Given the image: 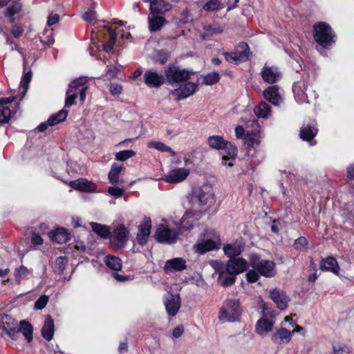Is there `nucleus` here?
<instances>
[{
    "label": "nucleus",
    "mask_w": 354,
    "mask_h": 354,
    "mask_svg": "<svg viewBox=\"0 0 354 354\" xmlns=\"http://www.w3.org/2000/svg\"><path fill=\"white\" fill-rule=\"evenodd\" d=\"M242 309L239 299H227L219 309L218 319L221 323L239 320Z\"/></svg>",
    "instance_id": "obj_1"
},
{
    "label": "nucleus",
    "mask_w": 354,
    "mask_h": 354,
    "mask_svg": "<svg viewBox=\"0 0 354 354\" xmlns=\"http://www.w3.org/2000/svg\"><path fill=\"white\" fill-rule=\"evenodd\" d=\"M209 147L217 150H225L226 154L223 156V164L230 167L233 165L232 160L236 156V148L231 142L224 140L220 136H211L207 139Z\"/></svg>",
    "instance_id": "obj_2"
},
{
    "label": "nucleus",
    "mask_w": 354,
    "mask_h": 354,
    "mask_svg": "<svg viewBox=\"0 0 354 354\" xmlns=\"http://www.w3.org/2000/svg\"><path fill=\"white\" fill-rule=\"evenodd\" d=\"M220 246V236L214 230H207L199 236L194 245V250L196 252L203 254L211 250H218Z\"/></svg>",
    "instance_id": "obj_3"
},
{
    "label": "nucleus",
    "mask_w": 354,
    "mask_h": 354,
    "mask_svg": "<svg viewBox=\"0 0 354 354\" xmlns=\"http://www.w3.org/2000/svg\"><path fill=\"white\" fill-rule=\"evenodd\" d=\"M250 264L264 277L270 278L276 274L275 263L271 260L262 259L257 254H251Z\"/></svg>",
    "instance_id": "obj_4"
},
{
    "label": "nucleus",
    "mask_w": 354,
    "mask_h": 354,
    "mask_svg": "<svg viewBox=\"0 0 354 354\" xmlns=\"http://www.w3.org/2000/svg\"><path fill=\"white\" fill-rule=\"evenodd\" d=\"M308 83L304 80L295 82L292 86L295 98L298 103H311L316 100L317 95L314 90L307 93Z\"/></svg>",
    "instance_id": "obj_5"
},
{
    "label": "nucleus",
    "mask_w": 354,
    "mask_h": 354,
    "mask_svg": "<svg viewBox=\"0 0 354 354\" xmlns=\"http://www.w3.org/2000/svg\"><path fill=\"white\" fill-rule=\"evenodd\" d=\"M315 40L322 46L327 48L335 42L331 28L324 22L314 25Z\"/></svg>",
    "instance_id": "obj_6"
},
{
    "label": "nucleus",
    "mask_w": 354,
    "mask_h": 354,
    "mask_svg": "<svg viewBox=\"0 0 354 354\" xmlns=\"http://www.w3.org/2000/svg\"><path fill=\"white\" fill-rule=\"evenodd\" d=\"M250 48L245 42H240L233 52H223V55L229 63L237 64L248 60Z\"/></svg>",
    "instance_id": "obj_7"
},
{
    "label": "nucleus",
    "mask_w": 354,
    "mask_h": 354,
    "mask_svg": "<svg viewBox=\"0 0 354 354\" xmlns=\"http://www.w3.org/2000/svg\"><path fill=\"white\" fill-rule=\"evenodd\" d=\"M192 201L194 205L199 207H208L214 202V194L211 189L206 186L203 189L196 190L192 196Z\"/></svg>",
    "instance_id": "obj_8"
},
{
    "label": "nucleus",
    "mask_w": 354,
    "mask_h": 354,
    "mask_svg": "<svg viewBox=\"0 0 354 354\" xmlns=\"http://www.w3.org/2000/svg\"><path fill=\"white\" fill-rule=\"evenodd\" d=\"M192 73L188 71L180 69L175 66H170L165 71V76L169 84H174V83L188 80Z\"/></svg>",
    "instance_id": "obj_9"
},
{
    "label": "nucleus",
    "mask_w": 354,
    "mask_h": 354,
    "mask_svg": "<svg viewBox=\"0 0 354 354\" xmlns=\"http://www.w3.org/2000/svg\"><path fill=\"white\" fill-rule=\"evenodd\" d=\"M129 231L124 225H118L113 231V238L111 241V246L114 249L122 248L128 240Z\"/></svg>",
    "instance_id": "obj_10"
},
{
    "label": "nucleus",
    "mask_w": 354,
    "mask_h": 354,
    "mask_svg": "<svg viewBox=\"0 0 354 354\" xmlns=\"http://www.w3.org/2000/svg\"><path fill=\"white\" fill-rule=\"evenodd\" d=\"M197 88V84L188 82L183 85H181L180 87L171 90L170 93L176 98L177 100H182L194 95L196 93Z\"/></svg>",
    "instance_id": "obj_11"
},
{
    "label": "nucleus",
    "mask_w": 354,
    "mask_h": 354,
    "mask_svg": "<svg viewBox=\"0 0 354 354\" xmlns=\"http://www.w3.org/2000/svg\"><path fill=\"white\" fill-rule=\"evenodd\" d=\"M164 304L169 315L175 316L180 308V295L168 292L165 297Z\"/></svg>",
    "instance_id": "obj_12"
},
{
    "label": "nucleus",
    "mask_w": 354,
    "mask_h": 354,
    "mask_svg": "<svg viewBox=\"0 0 354 354\" xmlns=\"http://www.w3.org/2000/svg\"><path fill=\"white\" fill-rule=\"evenodd\" d=\"M189 174V170L186 168H175L171 169L165 176L163 180L169 183H178L187 178Z\"/></svg>",
    "instance_id": "obj_13"
},
{
    "label": "nucleus",
    "mask_w": 354,
    "mask_h": 354,
    "mask_svg": "<svg viewBox=\"0 0 354 354\" xmlns=\"http://www.w3.org/2000/svg\"><path fill=\"white\" fill-rule=\"evenodd\" d=\"M248 266L247 261L242 258L231 259L225 265V270L230 274H238L246 270Z\"/></svg>",
    "instance_id": "obj_14"
},
{
    "label": "nucleus",
    "mask_w": 354,
    "mask_h": 354,
    "mask_svg": "<svg viewBox=\"0 0 354 354\" xmlns=\"http://www.w3.org/2000/svg\"><path fill=\"white\" fill-rule=\"evenodd\" d=\"M261 75L262 79L267 83L273 84L279 81L281 77V73L279 68L275 66H270L265 64L263 67Z\"/></svg>",
    "instance_id": "obj_15"
},
{
    "label": "nucleus",
    "mask_w": 354,
    "mask_h": 354,
    "mask_svg": "<svg viewBox=\"0 0 354 354\" xmlns=\"http://www.w3.org/2000/svg\"><path fill=\"white\" fill-rule=\"evenodd\" d=\"M156 238L158 242L172 243L177 239V234L175 231L161 225L157 228Z\"/></svg>",
    "instance_id": "obj_16"
},
{
    "label": "nucleus",
    "mask_w": 354,
    "mask_h": 354,
    "mask_svg": "<svg viewBox=\"0 0 354 354\" xmlns=\"http://www.w3.org/2000/svg\"><path fill=\"white\" fill-rule=\"evenodd\" d=\"M269 297L280 310H284L288 307L289 301L286 295L278 288H273L269 290Z\"/></svg>",
    "instance_id": "obj_17"
},
{
    "label": "nucleus",
    "mask_w": 354,
    "mask_h": 354,
    "mask_svg": "<svg viewBox=\"0 0 354 354\" xmlns=\"http://www.w3.org/2000/svg\"><path fill=\"white\" fill-rule=\"evenodd\" d=\"M151 227V219L148 217H145L139 225V230L137 234V241L140 245H143L147 243L148 236L150 234Z\"/></svg>",
    "instance_id": "obj_18"
},
{
    "label": "nucleus",
    "mask_w": 354,
    "mask_h": 354,
    "mask_svg": "<svg viewBox=\"0 0 354 354\" xmlns=\"http://www.w3.org/2000/svg\"><path fill=\"white\" fill-rule=\"evenodd\" d=\"M21 333L25 337L26 339L30 342L32 339V326L26 321H21L20 326L17 330L15 328H10L8 331L9 336L14 338L19 333Z\"/></svg>",
    "instance_id": "obj_19"
},
{
    "label": "nucleus",
    "mask_w": 354,
    "mask_h": 354,
    "mask_svg": "<svg viewBox=\"0 0 354 354\" xmlns=\"http://www.w3.org/2000/svg\"><path fill=\"white\" fill-rule=\"evenodd\" d=\"M145 83L151 88L160 86L164 82V77L155 71H147L144 74Z\"/></svg>",
    "instance_id": "obj_20"
},
{
    "label": "nucleus",
    "mask_w": 354,
    "mask_h": 354,
    "mask_svg": "<svg viewBox=\"0 0 354 354\" xmlns=\"http://www.w3.org/2000/svg\"><path fill=\"white\" fill-rule=\"evenodd\" d=\"M14 97H3L0 99V124L8 122L11 117V111L6 105L12 102Z\"/></svg>",
    "instance_id": "obj_21"
},
{
    "label": "nucleus",
    "mask_w": 354,
    "mask_h": 354,
    "mask_svg": "<svg viewBox=\"0 0 354 354\" xmlns=\"http://www.w3.org/2000/svg\"><path fill=\"white\" fill-rule=\"evenodd\" d=\"M69 185L72 188L82 192H93L96 190L95 183L84 178L72 180Z\"/></svg>",
    "instance_id": "obj_22"
},
{
    "label": "nucleus",
    "mask_w": 354,
    "mask_h": 354,
    "mask_svg": "<svg viewBox=\"0 0 354 354\" xmlns=\"http://www.w3.org/2000/svg\"><path fill=\"white\" fill-rule=\"evenodd\" d=\"M186 268V261L182 258H174L165 262L164 270L165 272L182 271Z\"/></svg>",
    "instance_id": "obj_23"
},
{
    "label": "nucleus",
    "mask_w": 354,
    "mask_h": 354,
    "mask_svg": "<svg viewBox=\"0 0 354 354\" xmlns=\"http://www.w3.org/2000/svg\"><path fill=\"white\" fill-rule=\"evenodd\" d=\"M264 97L274 105H279L282 102V98L279 93L277 86H269L263 91Z\"/></svg>",
    "instance_id": "obj_24"
},
{
    "label": "nucleus",
    "mask_w": 354,
    "mask_h": 354,
    "mask_svg": "<svg viewBox=\"0 0 354 354\" xmlns=\"http://www.w3.org/2000/svg\"><path fill=\"white\" fill-rule=\"evenodd\" d=\"M292 333L286 328H281L277 330L272 336V340L275 344H288L291 340Z\"/></svg>",
    "instance_id": "obj_25"
},
{
    "label": "nucleus",
    "mask_w": 354,
    "mask_h": 354,
    "mask_svg": "<svg viewBox=\"0 0 354 354\" xmlns=\"http://www.w3.org/2000/svg\"><path fill=\"white\" fill-rule=\"evenodd\" d=\"M150 3V10L153 14H164L171 9V5L164 0H148Z\"/></svg>",
    "instance_id": "obj_26"
},
{
    "label": "nucleus",
    "mask_w": 354,
    "mask_h": 354,
    "mask_svg": "<svg viewBox=\"0 0 354 354\" xmlns=\"http://www.w3.org/2000/svg\"><path fill=\"white\" fill-rule=\"evenodd\" d=\"M320 268L323 271H329L335 274H339V267L337 260L332 257H327L322 261Z\"/></svg>",
    "instance_id": "obj_27"
},
{
    "label": "nucleus",
    "mask_w": 354,
    "mask_h": 354,
    "mask_svg": "<svg viewBox=\"0 0 354 354\" xmlns=\"http://www.w3.org/2000/svg\"><path fill=\"white\" fill-rule=\"evenodd\" d=\"M243 248L244 245L241 241H236L233 243H230L225 245L223 247V251L227 257L232 258L239 255L241 253Z\"/></svg>",
    "instance_id": "obj_28"
},
{
    "label": "nucleus",
    "mask_w": 354,
    "mask_h": 354,
    "mask_svg": "<svg viewBox=\"0 0 354 354\" xmlns=\"http://www.w3.org/2000/svg\"><path fill=\"white\" fill-rule=\"evenodd\" d=\"M50 238L58 243L66 242L70 238V234L64 228H57L49 232Z\"/></svg>",
    "instance_id": "obj_29"
},
{
    "label": "nucleus",
    "mask_w": 354,
    "mask_h": 354,
    "mask_svg": "<svg viewBox=\"0 0 354 354\" xmlns=\"http://www.w3.org/2000/svg\"><path fill=\"white\" fill-rule=\"evenodd\" d=\"M274 323L266 319H260L256 324V332L261 336L266 335L272 330Z\"/></svg>",
    "instance_id": "obj_30"
},
{
    "label": "nucleus",
    "mask_w": 354,
    "mask_h": 354,
    "mask_svg": "<svg viewBox=\"0 0 354 354\" xmlns=\"http://www.w3.org/2000/svg\"><path fill=\"white\" fill-rule=\"evenodd\" d=\"M41 334L43 337L50 341L53 339L54 335V322L50 315L46 317L44 326L41 330Z\"/></svg>",
    "instance_id": "obj_31"
},
{
    "label": "nucleus",
    "mask_w": 354,
    "mask_h": 354,
    "mask_svg": "<svg viewBox=\"0 0 354 354\" xmlns=\"http://www.w3.org/2000/svg\"><path fill=\"white\" fill-rule=\"evenodd\" d=\"M123 169L122 166L117 164H113L108 174V178L111 183L118 184L122 183L124 180L120 178V174Z\"/></svg>",
    "instance_id": "obj_32"
},
{
    "label": "nucleus",
    "mask_w": 354,
    "mask_h": 354,
    "mask_svg": "<svg viewBox=\"0 0 354 354\" xmlns=\"http://www.w3.org/2000/svg\"><path fill=\"white\" fill-rule=\"evenodd\" d=\"M317 129L310 124L304 125L300 131V137L306 141L312 140L317 135Z\"/></svg>",
    "instance_id": "obj_33"
},
{
    "label": "nucleus",
    "mask_w": 354,
    "mask_h": 354,
    "mask_svg": "<svg viewBox=\"0 0 354 354\" xmlns=\"http://www.w3.org/2000/svg\"><path fill=\"white\" fill-rule=\"evenodd\" d=\"M254 112L259 118H266L270 114V107L265 102H261L254 109Z\"/></svg>",
    "instance_id": "obj_34"
},
{
    "label": "nucleus",
    "mask_w": 354,
    "mask_h": 354,
    "mask_svg": "<svg viewBox=\"0 0 354 354\" xmlns=\"http://www.w3.org/2000/svg\"><path fill=\"white\" fill-rule=\"evenodd\" d=\"M68 115V111L62 109L58 111L57 113L52 115L48 119V124L50 127L54 126L62 121H64Z\"/></svg>",
    "instance_id": "obj_35"
},
{
    "label": "nucleus",
    "mask_w": 354,
    "mask_h": 354,
    "mask_svg": "<svg viewBox=\"0 0 354 354\" xmlns=\"http://www.w3.org/2000/svg\"><path fill=\"white\" fill-rule=\"evenodd\" d=\"M165 23V19L162 17L153 16L149 17V29L151 31H158L160 30Z\"/></svg>",
    "instance_id": "obj_36"
},
{
    "label": "nucleus",
    "mask_w": 354,
    "mask_h": 354,
    "mask_svg": "<svg viewBox=\"0 0 354 354\" xmlns=\"http://www.w3.org/2000/svg\"><path fill=\"white\" fill-rule=\"evenodd\" d=\"M147 147L149 148L156 149L161 152H168L171 153V156H174L176 154L175 151L171 147L162 142H149L147 144Z\"/></svg>",
    "instance_id": "obj_37"
},
{
    "label": "nucleus",
    "mask_w": 354,
    "mask_h": 354,
    "mask_svg": "<svg viewBox=\"0 0 354 354\" xmlns=\"http://www.w3.org/2000/svg\"><path fill=\"white\" fill-rule=\"evenodd\" d=\"M223 32V29L218 25H204L203 26V38L206 37H211L214 35L220 34Z\"/></svg>",
    "instance_id": "obj_38"
},
{
    "label": "nucleus",
    "mask_w": 354,
    "mask_h": 354,
    "mask_svg": "<svg viewBox=\"0 0 354 354\" xmlns=\"http://www.w3.org/2000/svg\"><path fill=\"white\" fill-rule=\"evenodd\" d=\"M105 263L110 269L113 270H120L122 268L121 260L114 256H107L105 259Z\"/></svg>",
    "instance_id": "obj_39"
},
{
    "label": "nucleus",
    "mask_w": 354,
    "mask_h": 354,
    "mask_svg": "<svg viewBox=\"0 0 354 354\" xmlns=\"http://www.w3.org/2000/svg\"><path fill=\"white\" fill-rule=\"evenodd\" d=\"M87 82V80L86 77H80L75 79L73 82H72L69 85L68 88H71L73 93L76 94L77 97L78 94L80 91V88H82L84 84Z\"/></svg>",
    "instance_id": "obj_40"
},
{
    "label": "nucleus",
    "mask_w": 354,
    "mask_h": 354,
    "mask_svg": "<svg viewBox=\"0 0 354 354\" xmlns=\"http://www.w3.org/2000/svg\"><path fill=\"white\" fill-rule=\"evenodd\" d=\"M91 225L93 231L101 237L106 238L109 236V230L107 226L97 223H91Z\"/></svg>",
    "instance_id": "obj_41"
},
{
    "label": "nucleus",
    "mask_w": 354,
    "mask_h": 354,
    "mask_svg": "<svg viewBox=\"0 0 354 354\" xmlns=\"http://www.w3.org/2000/svg\"><path fill=\"white\" fill-rule=\"evenodd\" d=\"M104 28H106L110 33V38L109 40L104 44V48L106 51H109L113 48L115 43L117 35L111 27L104 26Z\"/></svg>",
    "instance_id": "obj_42"
},
{
    "label": "nucleus",
    "mask_w": 354,
    "mask_h": 354,
    "mask_svg": "<svg viewBox=\"0 0 354 354\" xmlns=\"http://www.w3.org/2000/svg\"><path fill=\"white\" fill-rule=\"evenodd\" d=\"M209 265L219 274V279H221L225 272H226L225 266L218 260H212Z\"/></svg>",
    "instance_id": "obj_43"
},
{
    "label": "nucleus",
    "mask_w": 354,
    "mask_h": 354,
    "mask_svg": "<svg viewBox=\"0 0 354 354\" xmlns=\"http://www.w3.org/2000/svg\"><path fill=\"white\" fill-rule=\"evenodd\" d=\"M194 216L192 211H187L181 219V227L185 230H189L193 225V220H189Z\"/></svg>",
    "instance_id": "obj_44"
},
{
    "label": "nucleus",
    "mask_w": 354,
    "mask_h": 354,
    "mask_svg": "<svg viewBox=\"0 0 354 354\" xmlns=\"http://www.w3.org/2000/svg\"><path fill=\"white\" fill-rule=\"evenodd\" d=\"M21 8V5L19 2H15L10 7L8 8L6 16L10 19V22H13L15 19L13 16L19 12Z\"/></svg>",
    "instance_id": "obj_45"
},
{
    "label": "nucleus",
    "mask_w": 354,
    "mask_h": 354,
    "mask_svg": "<svg viewBox=\"0 0 354 354\" xmlns=\"http://www.w3.org/2000/svg\"><path fill=\"white\" fill-rule=\"evenodd\" d=\"M220 80V75L217 72H212L207 74L203 77V82L206 85H213Z\"/></svg>",
    "instance_id": "obj_46"
},
{
    "label": "nucleus",
    "mask_w": 354,
    "mask_h": 354,
    "mask_svg": "<svg viewBox=\"0 0 354 354\" xmlns=\"http://www.w3.org/2000/svg\"><path fill=\"white\" fill-rule=\"evenodd\" d=\"M222 8L218 0H210L203 6V10L207 12H212L220 10Z\"/></svg>",
    "instance_id": "obj_47"
},
{
    "label": "nucleus",
    "mask_w": 354,
    "mask_h": 354,
    "mask_svg": "<svg viewBox=\"0 0 354 354\" xmlns=\"http://www.w3.org/2000/svg\"><path fill=\"white\" fill-rule=\"evenodd\" d=\"M29 270L27 268L21 266L15 270V280L17 284L21 283V281L26 278L29 274Z\"/></svg>",
    "instance_id": "obj_48"
},
{
    "label": "nucleus",
    "mask_w": 354,
    "mask_h": 354,
    "mask_svg": "<svg viewBox=\"0 0 354 354\" xmlns=\"http://www.w3.org/2000/svg\"><path fill=\"white\" fill-rule=\"evenodd\" d=\"M136 152L133 150H123L115 153V160L119 161H124L130 158L133 157Z\"/></svg>",
    "instance_id": "obj_49"
},
{
    "label": "nucleus",
    "mask_w": 354,
    "mask_h": 354,
    "mask_svg": "<svg viewBox=\"0 0 354 354\" xmlns=\"http://www.w3.org/2000/svg\"><path fill=\"white\" fill-rule=\"evenodd\" d=\"M66 95L64 108H68L73 105L75 100L77 97L75 93L72 92L71 88L67 89Z\"/></svg>",
    "instance_id": "obj_50"
},
{
    "label": "nucleus",
    "mask_w": 354,
    "mask_h": 354,
    "mask_svg": "<svg viewBox=\"0 0 354 354\" xmlns=\"http://www.w3.org/2000/svg\"><path fill=\"white\" fill-rule=\"evenodd\" d=\"M82 17L86 22L92 24L95 21L96 17H97V14H96L95 11H94L93 10H89L85 12L84 13H83L82 15Z\"/></svg>",
    "instance_id": "obj_51"
},
{
    "label": "nucleus",
    "mask_w": 354,
    "mask_h": 354,
    "mask_svg": "<svg viewBox=\"0 0 354 354\" xmlns=\"http://www.w3.org/2000/svg\"><path fill=\"white\" fill-rule=\"evenodd\" d=\"M108 193L114 197L120 198L123 196L124 190L117 186H112L108 188Z\"/></svg>",
    "instance_id": "obj_52"
},
{
    "label": "nucleus",
    "mask_w": 354,
    "mask_h": 354,
    "mask_svg": "<svg viewBox=\"0 0 354 354\" xmlns=\"http://www.w3.org/2000/svg\"><path fill=\"white\" fill-rule=\"evenodd\" d=\"M48 301V296L41 295L35 303V308L41 310L46 306Z\"/></svg>",
    "instance_id": "obj_53"
},
{
    "label": "nucleus",
    "mask_w": 354,
    "mask_h": 354,
    "mask_svg": "<svg viewBox=\"0 0 354 354\" xmlns=\"http://www.w3.org/2000/svg\"><path fill=\"white\" fill-rule=\"evenodd\" d=\"M246 279L249 283H254L259 279V273L256 269L249 270L246 274Z\"/></svg>",
    "instance_id": "obj_54"
},
{
    "label": "nucleus",
    "mask_w": 354,
    "mask_h": 354,
    "mask_svg": "<svg viewBox=\"0 0 354 354\" xmlns=\"http://www.w3.org/2000/svg\"><path fill=\"white\" fill-rule=\"evenodd\" d=\"M31 77L32 73L30 71H28V73H25L21 78L20 85L23 87L25 92L26 91L28 86L31 80Z\"/></svg>",
    "instance_id": "obj_55"
},
{
    "label": "nucleus",
    "mask_w": 354,
    "mask_h": 354,
    "mask_svg": "<svg viewBox=\"0 0 354 354\" xmlns=\"http://www.w3.org/2000/svg\"><path fill=\"white\" fill-rule=\"evenodd\" d=\"M109 91L112 95H118L122 93V86L118 84H111Z\"/></svg>",
    "instance_id": "obj_56"
},
{
    "label": "nucleus",
    "mask_w": 354,
    "mask_h": 354,
    "mask_svg": "<svg viewBox=\"0 0 354 354\" xmlns=\"http://www.w3.org/2000/svg\"><path fill=\"white\" fill-rule=\"evenodd\" d=\"M334 354H349L348 348L345 346L335 345L333 347Z\"/></svg>",
    "instance_id": "obj_57"
},
{
    "label": "nucleus",
    "mask_w": 354,
    "mask_h": 354,
    "mask_svg": "<svg viewBox=\"0 0 354 354\" xmlns=\"http://www.w3.org/2000/svg\"><path fill=\"white\" fill-rule=\"evenodd\" d=\"M235 274H230V276L225 277L222 281V284L224 286H229L232 285L235 281Z\"/></svg>",
    "instance_id": "obj_58"
},
{
    "label": "nucleus",
    "mask_w": 354,
    "mask_h": 354,
    "mask_svg": "<svg viewBox=\"0 0 354 354\" xmlns=\"http://www.w3.org/2000/svg\"><path fill=\"white\" fill-rule=\"evenodd\" d=\"M23 32H24V29L19 25L13 26V27L12 28V30H11L12 34L16 38L19 37L21 35Z\"/></svg>",
    "instance_id": "obj_59"
},
{
    "label": "nucleus",
    "mask_w": 354,
    "mask_h": 354,
    "mask_svg": "<svg viewBox=\"0 0 354 354\" xmlns=\"http://www.w3.org/2000/svg\"><path fill=\"white\" fill-rule=\"evenodd\" d=\"M59 20V16L57 14H50L48 16L47 25L51 26L55 24H57Z\"/></svg>",
    "instance_id": "obj_60"
},
{
    "label": "nucleus",
    "mask_w": 354,
    "mask_h": 354,
    "mask_svg": "<svg viewBox=\"0 0 354 354\" xmlns=\"http://www.w3.org/2000/svg\"><path fill=\"white\" fill-rule=\"evenodd\" d=\"M184 333V327L181 325L176 326L174 330L172 335L174 338L180 337Z\"/></svg>",
    "instance_id": "obj_61"
},
{
    "label": "nucleus",
    "mask_w": 354,
    "mask_h": 354,
    "mask_svg": "<svg viewBox=\"0 0 354 354\" xmlns=\"http://www.w3.org/2000/svg\"><path fill=\"white\" fill-rule=\"evenodd\" d=\"M306 243V239L304 237H300L295 241V245L297 249H301Z\"/></svg>",
    "instance_id": "obj_62"
},
{
    "label": "nucleus",
    "mask_w": 354,
    "mask_h": 354,
    "mask_svg": "<svg viewBox=\"0 0 354 354\" xmlns=\"http://www.w3.org/2000/svg\"><path fill=\"white\" fill-rule=\"evenodd\" d=\"M31 243L35 245H41L43 239L39 235L34 234L31 238Z\"/></svg>",
    "instance_id": "obj_63"
},
{
    "label": "nucleus",
    "mask_w": 354,
    "mask_h": 354,
    "mask_svg": "<svg viewBox=\"0 0 354 354\" xmlns=\"http://www.w3.org/2000/svg\"><path fill=\"white\" fill-rule=\"evenodd\" d=\"M56 266H59L60 270H64L66 263V260L64 257H60L56 259Z\"/></svg>",
    "instance_id": "obj_64"
}]
</instances>
